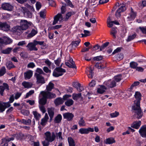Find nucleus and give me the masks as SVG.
I'll list each match as a JSON object with an SVG mask.
<instances>
[{"label": "nucleus", "mask_w": 146, "mask_h": 146, "mask_svg": "<svg viewBox=\"0 0 146 146\" xmlns=\"http://www.w3.org/2000/svg\"><path fill=\"white\" fill-rule=\"evenodd\" d=\"M80 40L78 39L77 41L72 42L71 44L72 46L76 47L78 46L80 42Z\"/></svg>", "instance_id": "obj_44"}, {"label": "nucleus", "mask_w": 146, "mask_h": 146, "mask_svg": "<svg viewBox=\"0 0 146 146\" xmlns=\"http://www.w3.org/2000/svg\"><path fill=\"white\" fill-rule=\"evenodd\" d=\"M42 93L44 94L47 98L52 99L56 97V95L55 94L49 91H42Z\"/></svg>", "instance_id": "obj_14"}, {"label": "nucleus", "mask_w": 146, "mask_h": 146, "mask_svg": "<svg viewBox=\"0 0 146 146\" xmlns=\"http://www.w3.org/2000/svg\"><path fill=\"white\" fill-rule=\"evenodd\" d=\"M22 123L26 125H30L31 123V120L30 119H29L27 120L24 119H22Z\"/></svg>", "instance_id": "obj_45"}, {"label": "nucleus", "mask_w": 146, "mask_h": 146, "mask_svg": "<svg viewBox=\"0 0 146 146\" xmlns=\"http://www.w3.org/2000/svg\"><path fill=\"white\" fill-rule=\"evenodd\" d=\"M22 30L20 26H17L12 29V31L14 33L17 34L21 32Z\"/></svg>", "instance_id": "obj_19"}, {"label": "nucleus", "mask_w": 146, "mask_h": 146, "mask_svg": "<svg viewBox=\"0 0 146 146\" xmlns=\"http://www.w3.org/2000/svg\"><path fill=\"white\" fill-rule=\"evenodd\" d=\"M23 13L24 16L26 17L31 18L32 17V13L26 9L24 10Z\"/></svg>", "instance_id": "obj_27"}, {"label": "nucleus", "mask_w": 146, "mask_h": 146, "mask_svg": "<svg viewBox=\"0 0 146 146\" xmlns=\"http://www.w3.org/2000/svg\"><path fill=\"white\" fill-rule=\"evenodd\" d=\"M74 102V101L72 99H69L65 102V104L67 106H70L73 104Z\"/></svg>", "instance_id": "obj_36"}, {"label": "nucleus", "mask_w": 146, "mask_h": 146, "mask_svg": "<svg viewBox=\"0 0 146 146\" xmlns=\"http://www.w3.org/2000/svg\"><path fill=\"white\" fill-rule=\"evenodd\" d=\"M33 115H34V117L36 119L38 120H39L40 118L41 117L40 114L38 113L36 111H33Z\"/></svg>", "instance_id": "obj_41"}, {"label": "nucleus", "mask_w": 146, "mask_h": 146, "mask_svg": "<svg viewBox=\"0 0 146 146\" xmlns=\"http://www.w3.org/2000/svg\"><path fill=\"white\" fill-rule=\"evenodd\" d=\"M115 140L113 137H110L106 139L104 141V142L106 144H111L115 143Z\"/></svg>", "instance_id": "obj_28"}, {"label": "nucleus", "mask_w": 146, "mask_h": 146, "mask_svg": "<svg viewBox=\"0 0 146 146\" xmlns=\"http://www.w3.org/2000/svg\"><path fill=\"white\" fill-rule=\"evenodd\" d=\"M100 87L97 89V92L98 93L102 94L105 92L107 89V88L104 85L100 86Z\"/></svg>", "instance_id": "obj_25"}, {"label": "nucleus", "mask_w": 146, "mask_h": 146, "mask_svg": "<svg viewBox=\"0 0 146 146\" xmlns=\"http://www.w3.org/2000/svg\"><path fill=\"white\" fill-rule=\"evenodd\" d=\"M45 141L42 142L43 146H48L50 142L54 141L56 138V135L54 132L51 133L49 131H47L44 133Z\"/></svg>", "instance_id": "obj_1"}, {"label": "nucleus", "mask_w": 146, "mask_h": 146, "mask_svg": "<svg viewBox=\"0 0 146 146\" xmlns=\"http://www.w3.org/2000/svg\"><path fill=\"white\" fill-rule=\"evenodd\" d=\"M68 141L69 146H75V142L74 139L71 137L68 138Z\"/></svg>", "instance_id": "obj_30"}, {"label": "nucleus", "mask_w": 146, "mask_h": 146, "mask_svg": "<svg viewBox=\"0 0 146 146\" xmlns=\"http://www.w3.org/2000/svg\"><path fill=\"white\" fill-rule=\"evenodd\" d=\"M116 27H113L111 28V31L110 32V34L113 36L114 38H116L115 34L117 33Z\"/></svg>", "instance_id": "obj_37"}, {"label": "nucleus", "mask_w": 146, "mask_h": 146, "mask_svg": "<svg viewBox=\"0 0 146 146\" xmlns=\"http://www.w3.org/2000/svg\"><path fill=\"white\" fill-rule=\"evenodd\" d=\"M36 46V45L33 42L29 43L27 46L26 47L30 51H37L38 50V49Z\"/></svg>", "instance_id": "obj_16"}, {"label": "nucleus", "mask_w": 146, "mask_h": 146, "mask_svg": "<svg viewBox=\"0 0 146 146\" xmlns=\"http://www.w3.org/2000/svg\"><path fill=\"white\" fill-rule=\"evenodd\" d=\"M109 42H106L104 44H103L101 46H100V50L102 51L104 49H105L109 44Z\"/></svg>", "instance_id": "obj_47"}, {"label": "nucleus", "mask_w": 146, "mask_h": 146, "mask_svg": "<svg viewBox=\"0 0 146 146\" xmlns=\"http://www.w3.org/2000/svg\"><path fill=\"white\" fill-rule=\"evenodd\" d=\"M104 84L108 88H112L116 86V82L113 80H109L105 82Z\"/></svg>", "instance_id": "obj_11"}, {"label": "nucleus", "mask_w": 146, "mask_h": 146, "mask_svg": "<svg viewBox=\"0 0 146 146\" xmlns=\"http://www.w3.org/2000/svg\"><path fill=\"white\" fill-rule=\"evenodd\" d=\"M103 58L102 56H99L94 57L93 58V60L95 61H99L102 60Z\"/></svg>", "instance_id": "obj_63"}, {"label": "nucleus", "mask_w": 146, "mask_h": 146, "mask_svg": "<svg viewBox=\"0 0 146 146\" xmlns=\"http://www.w3.org/2000/svg\"><path fill=\"white\" fill-rule=\"evenodd\" d=\"M61 13L62 14H64L66 11V8H65L64 6H62L60 8Z\"/></svg>", "instance_id": "obj_57"}, {"label": "nucleus", "mask_w": 146, "mask_h": 146, "mask_svg": "<svg viewBox=\"0 0 146 146\" xmlns=\"http://www.w3.org/2000/svg\"><path fill=\"white\" fill-rule=\"evenodd\" d=\"M48 118L49 117L48 114L47 113H46L44 118L41 120V125L43 127L45 126L47 123Z\"/></svg>", "instance_id": "obj_21"}, {"label": "nucleus", "mask_w": 146, "mask_h": 146, "mask_svg": "<svg viewBox=\"0 0 146 146\" xmlns=\"http://www.w3.org/2000/svg\"><path fill=\"white\" fill-rule=\"evenodd\" d=\"M61 65L60 67H57L54 70L52 75L55 77H58L62 76L66 72V71L65 69L61 68Z\"/></svg>", "instance_id": "obj_4"}, {"label": "nucleus", "mask_w": 146, "mask_h": 146, "mask_svg": "<svg viewBox=\"0 0 146 146\" xmlns=\"http://www.w3.org/2000/svg\"><path fill=\"white\" fill-rule=\"evenodd\" d=\"M12 49V48L9 47L5 50H2L1 52L4 54H9L11 52Z\"/></svg>", "instance_id": "obj_40"}, {"label": "nucleus", "mask_w": 146, "mask_h": 146, "mask_svg": "<svg viewBox=\"0 0 146 146\" xmlns=\"http://www.w3.org/2000/svg\"><path fill=\"white\" fill-rule=\"evenodd\" d=\"M36 71L37 72L36 73L40 74V75L41 74H44L42 70L39 68H37Z\"/></svg>", "instance_id": "obj_59"}, {"label": "nucleus", "mask_w": 146, "mask_h": 146, "mask_svg": "<svg viewBox=\"0 0 146 146\" xmlns=\"http://www.w3.org/2000/svg\"><path fill=\"white\" fill-rule=\"evenodd\" d=\"M34 76L36 79V83L37 84H42L45 83L44 78L40 74L35 73Z\"/></svg>", "instance_id": "obj_6"}, {"label": "nucleus", "mask_w": 146, "mask_h": 146, "mask_svg": "<svg viewBox=\"0 0 146 146\" xmlns=\"http://www.w3.org/2000/svg\"><path fill=\"white\" fill-rule=\"evenodd\" d=\"M76 13V11H70L67 12L65 15L64 20L65 21H68L72 16L74 15Z\"/></svg>", "instance_id": "obj_20"}, {"label": "nucleus", "mask_w": 146, "mask_h": 146, "mask_svg": "<svg viewBox=\"0 0 146 146\" xmlns=\"http://www.w3.org/2000/svg\"><path fill=\"white\" fill-rule=\"evenodd\" d=\"M34 91L33 90H31L30 91L28 92L27 93L25 98H28L29 96L31 95L32 94H34Z\"/></svg>", "instance_id": "obj_55"}, {"label": "nucleus", "mask_w": 146, "mask_h": 146, "mask_svg": "<svg viewBox=\"0 0 146 146\" xmlns=\"http://www.w3.org/2000/svg\"><path fill=\"white\" fill-rule=\"evenodd\" d=\"M83 118L84 117H81L78 121V125L80 127H84L86 125L85 121Z\"/></svg>", "instance_id": "obj_31"}, {"label": "nucleus", "mask_w": 146, "mask_h": 146, "mask_svg": "<svg viewBox=\"0 0 146 146\" xmlns=\"http://www.w3.org/2000/svg\"><path fill=\"white\" fill-rule=\"evenodd\" d=\"M66 65L70 68H76V66L75 65L72 64H71L69 62H66L65 63Z\"/></svg>", "instance_id": "obj_53"}, {"label": "nucleus", "mask_w": 146, "mask_h": 146, "mask_svg": "<svg viewBox=\"0 0 146 146\" xmlns=\"http://www.w3.org/2000/svg\"><path fill=\"white\" fill-rule=\"evenodd\" d=\"M94 131L93 128L89 127L88 128H81L79 129V132L81 134H87L89 132H93Z\"/></svg>", "instance_id": "obj_12"}, {"label": "nucleus", "mask_w": 146, "mask_h": 146, "mask_svg": "<svg viewBox=\"0 0 146 146\" xmlns=\"http://www.w3.org/2000/svg\"><path fill=\"white\" fill-rule=\"evenodd\" d=\"M9 101L8 102H1L0 101V112H3L6 108L10 107L11 105L10 103H12L14 100V98L13 96H11L9 98Z\"/></svg>", "instance_id": "obj_3"}, {"label": "nucleus", "mask_w": 146, "mask_h": 146, "mask_svg": "<svg viewBox=\"0 0 146 146\" xmlns=\"http://www.w3.org/2000/svg\"><path fill=\"white\" fill-rule=\"evenodd\" d=\"M17 139H22L25 137V135L22 133L17 134Z\"/></svg>", "instance_id": "obj_60"}, {"label": "nucleus", "mask_w": 146, "mask_h": 146, "mask_svg": "<svg viewBox=\"0 0 146 146\" xmlns=\"http://www.w3.org/2000/svg\"><path fill=\"white\" fill-rule=\"evenodd\" d=\"M33 72L32 70H29L24 73L25 78V80L30 79L32 76Z\"/></svg>", "instance_id": "obj_22"}, {"label": "nucleus", "mask_w": 146, "mask_h": 146, "mask_svg": "<svg viewBox=\"0 0 146 146\" xmlns=\"http://www.w3.org/2000/svg\"><path fill=\"white\" fill-rule=\"evenodd\" d=\"M54 84L50 82L48 85L46 86V89L47 91H50L54 87Z\"/></svg>", "instance_id": "obj_33"}, {"label": "nucleus", "mask_w": 146, "mask_h": 146, "mask_svg": "<svg viewBox=\"0 0 146 146\" xmlns=\"http://www.w3.org/2000/svg\"><path fill=\"white\" fill-rule=\"evenodd\" d=\"M72 98L75 100H77L80 98H81V99L83 98L82 96V94L80 93L78 94H73L72 95Z\"/></svg>", "instance_id": "obj_26"}, {"label": "nucleus", "mask_w": 146, "mask_h": 146, "mask_svg": "<svg viewBox=\"0 0 146 146\" xmlns=\"http://www.w3.org/2000/svg\"><path fill=\"white\" fill-rule=\"evenodd\" d=\"M4 41H5L6 44H9L12 42L13 40L5 36L4 37Z\"/></svg>", "instance_id": "obj_39"}, {"label": "nucleus", "mask_w": 146, "mask_h": 146, "mask_svg": "<svg viewBox=\"0 0 146 146\" xmlns=\"http://www.w3.org/2000/svg\"><path fill=\"white\" fill-rule=\"evenodd\" d=\"M36 10H39L41 7V3L39 2H37L36 4Z\"/></svg>", "instance_id": "obj_64"}, {"label": "nucleus", "mask_w": 146, "mask_h": 146, "mask_svg": "<svg viewBox=\"0 0 146 146\" xmlns=\"http://www.w3.org/2000/svg\"><path fill=\"white\" fill-rule=\"evenodd\" d=\"M93 74V70L92 69L91 67H90L89 71V74H88V78H92Z\"/></svg>", "instance_id": "obj_52"}, {"label": "nucleus", "mask_w": 146, "mask_h": 146, "mask_svg": "<svg viewBox=\"0 0 146 146\" xmlns=\"http://www.w3.org/2000/svg\"><path fill=\"white\" fill-rule=\"evenodd\" d=\"M139 133L143 137H146V125L142 126L139 129Z\"/></svg>", "instance_id": "obj_13"}, {"label": "nucleus", "mask_w": 146, "mask_h": 146, "mask_svg": "<svg viewBox=\"0 0 146 146\" xmlns=\"http://www.w3.org/2000/svg\"><path fill=\"white\" fill-rule=\"evenodd\" d=\"M122 76L121 75H118L116 76H115L113 78V80L115 81L116 82H119L121 80Z\"/></svg>", "instance_id": "obj_42"}, {"label": "nucleus", "mask_w": 146, "mask_h": 146, "mask_svg": "<svg viewBox=\"0 0 146 146\" xmlns=\"http://www.w3.org/2000/svg\"><path fill=\"white\" fill-rule=\"evenodd\" d=\"M132 109L134 113V115L138 119H141L143 115V113L141 110L140 105H133L132 106Z\"/></svg>", "instance_id": "obj_2"}, {"label": "nucleus", "mask_w": 146, "mask_h": 146, "mask_svg": "<svg viewBox=\"0 0 146 146\" xmlns=\"http://www.w3.org/2000/svg\"><path fill=\"white\" fill-rule=\"evenodd\" d=\"M62 119V117L60 114H58L55 118L54 122L55 123H59Z\"/></svg>", "instance_id": "obj_35"}, {"label": "nucleus", "mask_w": 146, "mask_h": 146, "mask_svg": "<svg viewBox=\"0 0 146 146\" xmlns=\"http://www.w3.org/2000/svg\"><path fill=\"white\" fill-rule=\"evenodd\" d=\"M63 116L64 118L67 119L68 121H70L72 120L74 115L71 113L67 112L63 113Z\"/></svg>", "instance_id": "obj_15"}, {"label": "nucleus", "mask_w": 146, "mask_h": 146, "mask_svg": "<svg viewBox=\"0 0 146 146\" xmlns=\"http://www.w3.org/2000/svg\"><path fill=\"white\" fill-rule=\"evenodd\" d=\"M40 94L42 95V97L39 100V102L41 105H44L46 104L47 98L44 94L42 93V91L40 92Z\"/></svg>", "instance_id": "obj_17"}, {"label": "nucleus", "mask_w": 146, "mask_h": 146, "mask_svg": "<svg viewBox=\"0 0 146 146\" xmlns=\"http://www.w3.org/2000/svg\"><path fill=\"white\" fill-rule=\"evenodd\" d=\"M14 138L13 137H11V138L8 137H5V138L2 139V144L3 143H7L8 144V143L11 141L14 140Z\"/></svg>", "instance_id": "obj_29"}, {"label": "nucleus", "mask_w": 146, "mask_h": 146, "mask_svg": "<svg viewBox=\"0 0 146 146\" xmlns=\"http://www.w3.org/2000/svg\"><path fill=\"white\" fill-rule=\"evenodd\" d=\"M31 24V22H28L26 20L21 19L20 21V26L22 31L26 30Z\"/></svg>", "instance_id": "obj_5"}, {"label": "nucleus", "mask_w": 146, "mask_h": 146, "mask_svg": "<svg viewBox=\"0 0 146 146\" xmlns=\"http://www.w3.org/2000/svg\"><path fill=\"white\" fill-rule=\"evenodd\" d=\"M44 62L50 67L52 64V62L48 59H45Z\"/></svg>", "instance_id": "obj_58"}, {"label": "nucleus", "mask_w": 146, "mask_h": 146, "mask_svg": "<svg viewBox=\"0 0 146 146\" xmlns=\"http://www.w3.org/2000/svg\"><path fill=\"white\" fill-rule=\"evenodd\" d=\"M141 122L140 121H134L131 125V127L135 129H138L140 126Z\"/></svg>", "instance_id": "obj_23"}, {"label": "nucleus", "mask_w": 146, "mask_h": 146, "mask_svg": "<svg viewBox=\"0 0 146 146\" xmlns=\"http://www.w3.org/2000/svg\"><path fill=\"white\" fill-rule=\"evenodd\" d=\"M33 42L36 46L38 44H39L40 45H42L43 44L44 42V41H38L35 40H34Z\"/></svg>", "instance_id": "obj_51"}, {"label": "nucleus", "mask_w": 146, "mask_h": 146, "mask_svg": "<svg viewBox=\"0 0 146 146\" xmlns=\"http://www.w3.org/2000/svg\"><path fill=\"white\" fill-rule=\"evenodd\" d=\"M136 36L137 35L136 33L129 36L126 39V41L128 42L132 40L135 38Z\"/></svg>", "instance_id": "obj_38"}, {"label": "nucleus", "mask_w": 146, "mask_h": 146, "mask_svg": "<svg viewBox=\"0 0 146 146\" xmlns=\"http://www.w3.org/2000/svg\"><path fill=\"white\" fill-rule=\"evenodd\" d=\"M138 65V64L134 62H132L130 63V66L131 68H136Z\"/></svg>", "instance_id": "obj_48"}, {"label": "nucleus", "mask_w": 146, "mask_h": 146, "mask_svg": "<svg viewBox=\"0 0 146 146\" xmlns=\"http://www.w3.org/2000/svg\"><path fill=\"white\" fill-rule=\"evenodd\" d=\"M63 19L62 15L60 13H58L54 17V20L52 23V25H55L57 24L59 21L61 22L63 20Z\"/></svg>", "instance_id": "obj_10"}, {"label": "nucleus", "mask_w": 146, "mask_h": 146, "mask_svg": "<svg viewBox=\"0 0 146 146\" xmlns=\"http://www.w3.org/2000/svg\"><path fill=\"white\" fill-rule=\"evenodd\" d=\"M64 99L60 97L56 98L54 101V103L56 106H58L62 104L64 102Z\"/></svg>", "instance_id": "obj_24"}, {"label": "nucleus", "mask_w": 146, "mask_h": 146, "mask_svg": "<svg viewBox=\"0 0 146 146\" xmlns=\"http://www.w3.org/2000/svg\"><path fill=\"white\" fill-rule=\"evenodd\" d=\"M139 28L143 34H146V27H139Z\"/></svg>", "instance_id": "obj_62"}, {"label": "nucleus", "mask_w": 146, "mask_h": 146, "mask_svg": "<svg viewBox=\"0 0 146 146\" xmlns=\"http://www.w3.org/2000/svg\"><path fill=\"white\" fill-rule=\"evenodd\" d=\"M64 1L71 8L74 7V6L72 4L70 0H64Z\"/></svg>", "instance_id": "obj_54"}, {"label": "nucleus", "mask_w": 146, "mask_h": 146, "mask_svg": "<svg viewBox=\"0 0 146 146\" xmlns=\"http://www.w3.org/2000/svg\"><path fill=\"white\" fill-rule=\"evenodd\" d=\"M107 23L108 24V26L109 27H111L113 25V21H109V19H107Z\"/></svg>", "instance_id": "obj_61"}, {"label": "nucleus", "mask_w": 146, "mask_h": 146, "mask_svg": "<svg viewBox=\"0 0 146 146\" xmlns=\"http://www.w3.org/2000/svg\"><path fill=\"white\" fill-rule=\"evenodd\" d=\"M119 115V112L115 111L114 112L111 113L110 114V116L111 117H117Z\"/></svg>", "instance_id": "obj_50"}, {"label": "nucleus", "mask_w": 146, "mask_h": 146, "mask_svg": "<svg viewBox=\"0 0 146 146\" xmlns=\"http://www.w3.org/2000/svg\"><path fill=\"white\" fill-rule=\"evenodd\" d=\"M136 100H134L133 105H140V101L141 99V95L140 92H136L134 95Z\"/></svg>", "instance_id": "obj_8"}, {"label": "nucleus", "mask_w": 146, "mask_h": 146, "mask_svg": "<svg viewBox=\"0 0 146 146\" xmlns=\"http://www.w3.org/2000/svg\"><path fill=\"white\" fill-rule=\"evenodd\" d=\"M22 85L25 88H29L31 87L33 84L30 82H24L22 83Z\"/></svg>", "instance_id": "obj_32"}, {"label": "nucleus", "mask_w": 146, "mask_h": 146, "mask_svg": "<svg viewBox=\"0 0 146 146\" xmlns=\"http://www.w3.org/2000/svg\"><path fill=\"white\" fill-rule=\"evenodd\" d=\"M130 17H127V18L129 20H133L135 18L136 16V13L135 12L131 13L130 14Z\"/></svg>", "instance_id": "obj_43"}, {"label": "nucleus", "mask_w": 146, "mask_h": 146, "mask_svg": "<svg viewBox=\"0 0 146 146\" xmlns=\"http://www.w3.org/2000/svg\"><path fill=\"white\" fill-rule=\"evenodd\" d=\"M2 9L4 10L9 11H12L13 9V6L9 3H2L1 5Z\"/></svg>", "instance_id": "obj_7"}, {"label": "nucleus", "mask_w": 146, "mask_h": 146, "mask_svg": "<svg viewBox=\"0 0 146 146\" xmlns=\"http://www.w3.org/2000/svg\"><path fill=\"white\" fill-rule=\"evenodd\" d=\"M6 70L4 66L2 67L0 70V76H2L6 73Z\"/></svg>", "instance_id": "obj_46"}, {"label": "nucleus", "mask_w": 146, "mask_h": 146, "mask_svg": "<svg viewBox=\"0 0 146 146\" xmlns=\"http://www.w3.org/2000/svg\"><path fill=\"white\" fill-rule=\"evenodd\" d=\"M126 10V7L125 5H122L117 10L121 13L123 12Z\"/></svg>", "instance_id": "obj_56"}, {"label": "nucleus", "mask_w": 146, "mask_h": 146, "mask_svg": "<svg viewBox=\"0 0 146 146\" xmlns=\"http://www.w3.org/2000/svg\"><path fill=\"white\" fill-rule=\"evenodd\" d=\"M37 33V31L34 29H33L31 33L29 34L27 36L28 38H30L34 36Z\"/></svg>", "instance_id": "obj_34"}, {"label": "nucleus", "mask_w": 146, "mask_h": 146, "mask_svg": "<svg viewBox=\"0 0 146 146\" xmlns=\"http://www.w3.org/2000/svg\"><path fill=\"white\" fill-rule=\"evenodd\" d=\"M48 112L50 117V120L51 121L52 120L54 115V108H48Z\"/></svg>", "instance_id": "obj_18"}, {"label": "nucleus", "mask_w": 146, "mask_h": 146, "mask_svg": "<svg viewBox=\"0 0 146 146\" xmlns=\"http://www.w3.org/2000/svg\"><path fill=\"white\" fill-rule=\"evenodd\" d=\"M10 26L6 22H0V29L5 31H7L10 29Z\"/></svg>", "instance_id": "obj_9"}, {"label": "nucleus", "mask_w": 146, "mask_h": 146, "mask_svg": "<svg viewBox=\"0 0 146 146\" xmlns=\"http://www.w3.org/2000/svg\"><path fill=\"white\" fill-rule=\"evenodd\" d=\"M7 68L9 69H10L11 68H13L15 67V66L13 63L10 62H9L7 64Z\"/></svg>", "instance_id": "obj_49"}]
</instances>
